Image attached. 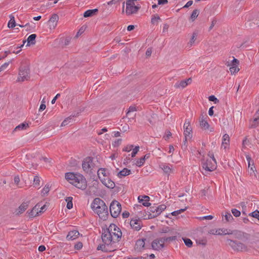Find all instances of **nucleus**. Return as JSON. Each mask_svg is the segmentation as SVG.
Wrapping results in <instances>:
<instances>
[{
    "label": "nucleus",
    "mask_w": 259,
    "mask_h": 259,
    "mask_svg": "<svg viewBox=\"0 0 259 259\" xmlns=\"http://www.w3.org/2000/svg\"><path fill=\"white\" fill-rule=\"evenodd\" d=\"M91 207L95 213L98 214L103 220H106L108 217V207L104 201L100 198H96L92 202Z\"/></svg>",
    "instance_id": "nucleus-1"
},
{
    "label": "nucleus",
    "mask_w": 259,
    "mask_h": 259,
    "mask_svg": "<svg viewBox=\"0 0 259 259\" xmlns=\"http://www.w3.org/2000/svg\"><path fill=\"white\" fill-rule=\"evenodd\" d=\"M116 228V226L115 224H111L109 228L104 229V232L102 233V241L105 244H106L108 246L112 241V235L111 234V232H112V228L115 229Z\"/></svg>",
    "instance_id": "nucleus-2"
},
{
    "label": "nucleus",
    "mask_w": 259,
    "mask_h": 259,
    "mask_svg": "<svg viewBox=\"0 0 259 259\" xmlns=\"http://www.w3.org/2000/svg\"><path fill=\"white\" fill-rule=\"evenodd\" d=\"M141 9V6L139 4L135 5L131 0L126 1L125 13L126 15L130 16L137 14Z\"/></svg>",
    "instance_id": "nucleus-3"
},
{
    "label": "nucleus",
    "mask_w": 259,
    "mask_h": 259,
    "mask_svg": "<svg viewBox=\"0 0 259 259\" xmlns=\"http://www.w3.org/2000/svg\"><path fill=\"white\" fill-rule=\"evenodd\" d=\"M30 71L28 66L26 65L21 66L19 68V77L17 81H24L30 78Z\"/></svg>",
    "instance_id": "nucleus-4"
},
{
    "label": "nucleus",
    "mask_w": 259,
    "mask_h": 259,
    "mask_svg": "<svg viewBox=\"0 0 259 259\" xmlns=\"http://www.w3.org/2000/svg\"><path fill=\"white\" fill-rule=\"evenodd\" d=\"M121 210V206L119 202L116 200H113L110 205V212L111 215L114 218H117Z\"/></svg>",
    "instance_id": "nucleus-5"
},
{
    "label": "nucleus",
    "mask_w": 259,
    "mask_h": 259,
    "mask_svg": "<svg viewBox=\"0 0 259 259\" xmlns=\"http://www.w3.org/2000/svg\"><path fill=\"white\" fill-rule=\"evenodd\" d=\"M72 184L76 188L84 190L87 187V182L85 178L81 174L77 175V177L74 181L72 182Z\"/></svg>",
    "instance_id": "nucleus-6"
},
{
    "label": "nucleus",
    "mask_w": 259,
    "mask_h": 259,
    "mask_svg": "<svg viewBox=\"0 0 259 259\" xmlns=\"http://www.w3.org/2000/svg\"><path fill=\"white\" fill-rule=\"evenodd\" d=\"M165 208L166 206L164 204L160 205L158 206H153L150 207L149 209L151 212H149L148 219H152L157 217Z\"/></svg>",
    "instance_id": "nucleus-7"
},
{
    "label": "nucleus",
    "mask_w": 259,
    "mask_h": 259,
    "mask_svg": "<svg viewBox=\"0 0 259 259\" xmlns=\"http://www.w3.org/2000/svg\"><path fill=\"white\" fill-rule=\"evenodd\" d=\"M228 245H229L233 250L236 251H245L247 250V247L242 243L228 239L227 240Z\"/></svg>",
    "instance_id": "nucleus-8"
},
{
    "label": "nucleus",
    "mask_w": 259,
    "mask_h": 259,
    "mask_svg": "<svg viewBox=\"0 0 259 259\" xmlns=\"http://www.w3.org/2000/svg\"><path fill=\"white\" fill-rule=\"evenodd\" d=\"M93 158L88 157L82 162V167L84 171L88 172L92 166Z\"/></svg>",
    "instance_id": "nucleus-9"
},
{
    "label": "nucleus",
    "mask_w": 259,
    "mask_h": 259,
    "mask_svg": "<svg viewBox=\"0 0 259 259\" xmlns=\"http://www.w3.org/2000/svg\"><path fill=\"white\" fill-rule=\"evenodd\" d=\"M130 225L132 229L139 231L142 226V221L139 218L132 219L130 222Z\"/></svg>",
    "instance_id": "nucleus-10"
},
{
    "label": "nucleus",
    "mask_w": 259,
    "mask_h": 259,
    "mask_svg": "<svg viewBox=\"0 0 259 259\" xmlns=\"http://www.w3.org/2000/svg\"><path fill=\"white\" fill-rule=\"evenodd\" d=\"M184 129L185 137L186 138V141H187L188 139H191L192 137V128L190 126L189 121L187 122L186 120L184 125Z\"/></svg>",
    "instance_id": "nucleus-11"
},
{
    "label": "nucleus",
    "mask_w": 259,
    "mask_h": 259,
    "mask_svg": "<svg viewBox=\"0 0 259 259\" xmlns=\"http://www.w3.org/2000/svg\"><path fill=\"white\" fill-rule=\"evenodd\" d=\"M216 164L213 162L212 163L210 160L207 159L202 163V167L207 171H212L216 168Z\"/></svg>",
    "instance_id": "nucleus-12"
},
{
    "label": "nucleus",
    "mask_w": 259,
    "mask_h": 259,
    "mask_svg": "<svg viewBox=\"0 0 259 259\" xmlns=\"http://www.w3.org/2000/svg\"><path fill=\"white\" fill-rule=\"evenodd\" d=\"M239 61L234 58L233 60L230 63V64H228V66H230V71L231 74H234L239 71V68L238 67Z\"/></svg>",
    "instance_id": "nucleus-13"
},
{
    "label": "nucleus",
    "mask_w": 259,
    "mask_h": 259,
    "mask_svg": "<svg viewBox=\"0 0 259 259\" xmlns=\"http://www.w3.org/2000/svg\"><path fill=\"white\" fill-rule=\"evenodd\" d=\"M151 245L152 249L155 250H160L164 246L163 242H161L160 238L154 239L152 241Z\"/></svg>",
    "instance_id": "nucleus-14"
},
{
    "label": "nucleus",
    "mask_w": 259,
    "mask_h": 259,
    "mask_svg": "<svg viewBox=\"0 0 259 259\" xmlns=\"http://www.w3.org/2000/svg\"><path fill=\"white\" fill-rule=\"evenodd\" d=\"M59 20V16L56 14H54L52 15L49 22L50 23V27L51 29H55L57 25V22Z\"/></svg>",
    "instance_id": "nucleus-15"
},
{
    "label": "nucleus",
    "mask_w": 259,
    "mask_h": 259,
    "mask_svg": "<svg viewBox=\"0 0 259 259\" xmlns=\"http://www.w3.org/2000/svg\"><path fill=\"white\" fill-rule=\"evenodd\" d=\"M138 201L140 203H142L144 206L148 207L151 205V203L149 202L150 197L146 195H140L138 197Z\"/></svg>",
    "instance_id": "nucleus-16"
},
{
    "label": "nucleus",
    "mask_w": 259,
    "mask_h": 259,
    "mask_svg": "<svg viewBox=\"0 0 259 259\" xmlns=\"http://www.w3.org/2000/svg\"><path fill=\"white\" fill-rule=\"evenodd\" d=\"M41 205V203H37L33 208L29 212V214L30 217L33 218L37 215H39V209Z\"/></svg>",
    "instance_id": "nucleus-17"
},
{
    "label": "nucleus",
    "mask_w": 259,
    "mask_h": 259,
    "mask_svg": "<svg viewBox=\"0 0 259 259\" xmlns=\"http://www.w3.org/2000/svg\"><path fill=\"white\" fill-rule=\"evenodd\" d=\"M79 233L77 230H73L69 232L66 238L68 240H73L77 238L79 235Z\"/></svg>",
    "instance_id": "nucleus-18"
},
{
    "label": "nucleus",
    "mask_w": 259,
    "mask_h": 259,
    "mask_svg": "<svg viewBox=\"0 0 259 259\" xmlns=\"http://www.w3.org/2000/svg\"><path fill=\"white\" fill-rule=\"evenodd\" d=\"M102 183L105 185L107 187L110 189H113L115 187V183L110 179H104L101 180Z\"/></svg>",
    "instance_id": "nucleus-19"
},
{
    "label": "nucleus",
    "mask_w": 259,
    "mask_h": 259,
    "mask_svg": "<svg viewBox=\"0 0 259 259\" xmlns=\"http://www.w3.org/2000/svg\"><path fill=\"white\" fill-rule=\"evenodd\" d=\"M79 174H74L73 172H67L65 174V179L72 184V182L75 180L77 175Z\"/></svg>",
    "instance_id": "nucleus-20"
},
{
    "label": "nucleus",
    "mask_w": 259,
    "mask_h": 259,
    "mask_svg": "<svg viewBox=\"0 0 259 259\" xmlns=\"http://www.w3.org/2000/svg\"><path fill=\"white\" fill-rule=\"evenodd\" d=\"M28 202H23L18 207V209L16 210V214L19 215L22 213L28 207Z\"/></svg>",
    "instance_id": "nucleus-21"
},
{
    "label": "nucleus",
    "mask_w": 259,
    "mask_h": 259,
    "mask_svg": "<svg viewBox=\"0 0 259 259\" xmlns=\"http://www.w3.org/2000/svg\"><path fill=\"white\" fill-rule=\"evenodd\" d=\"M98 11V9L88 10L84 13L83 16L85 18L93 16L97 14Z\"/></svg>",
    "instance_id": "nucleus-22"
},
{
    "label": "nucleus",
    "mask_w": 259,
    "mask_h": 259,
    "mask_svg": "<svg viewBox=\"0 0 259 259\" xmlns=\"http://www.w3.org/2000/svg\"><path fill=\"white\" fill-rule=\"evenodd\" d=\"M254 116L255 117L252 120H250V128H255L259 125V116Z\"/></svg>",
    "instance_id": "nucleus-23"
},
{
    "label": "nucleus",
    "mask_w": 259,
    "mask_h": 259,
    "mask_svg": "<svg viewBox=\"0 0 259 259\" xmlns=\"http://www.w3.org/2000/svg\"><path fill=\"white\" fill-rule=\"evenodd\" d=\"M230 144V137L229 136L226 134L223 136V140L222 143V147L224 149H226L227 146Z\"/></svg>",
    "instance_id": "nucleus-24"
},
{
    "label": "nucleus",
    "mask_w": 259,
    "mask_h": 259,
    "mask_svg": "<svg viewBox=\"0 0 259 259\" xmlns=\"http://www.w3.org/2000/svg\"><path fill=\"white\" fill-rule=\"evenodd\" d=\"M131 174L130 169L124 168L117 174V176L119 178L130 175Z\"/></svg>",
    "instance_id": "nucleus-25"
},
{
    "label": "nucleus",
    "mask_w": 259,
    "mask_h": 259,
    "mask_svg": "<svg viewBox=\"0 0 259 259\" xmlns=\"http://www.w3.org/2000/svg\"><path fill=\"white\" fill-rule=\"evenodd\" d=\"M111 234H113V235L117 237V240L119 241V239H120L122 236V232L118 227L116 226L115 229L112 228V232H111Z\"/></svg>",
    "instance_id": "nucleus-26"
},
{
    "label": "nucleus",
    "mask_w": 259,
    "mask_h": 259,
    "mask_svg": "<svg viewBox=\"0 0 259 259\" xmlns=\"http://www.w3.org/2000/svg\"><path fill=\"white\" fill-rule=\"evenodd\" d=\"M145 239H139L136 241L135 248L138 250L143 249L145 245Z\"/></svg>",
    "instance_id": "nucleus-27"
},
{
    "label": "nucleus",
    "mask_w": 259,
    "mask_h": 259,
    "mask_svg": "<svg viewBox=\"0 0 259 259\" xmlns=\"http://www.w3.org/2000/svg\"><path fill=\"white\" fill-rule=\"evenodd\" d=\"M161 242H163L164 245L165 242H170V241H174L177 239V236H172L169 237H160Z\"/></svg>",
    "instance_id": "nucleus-28"
},
{
    "label": "nucleus",
    "mask_w": 259,
    "mask_h": 259,
    "mask_svg": "<svg viewBox=\"0 0 259 259\" xmlns=\"http://www.w3.org/2000/svg\"><path fill=\"white\" fill-rule=\"evenodd\" d=\"M36 37V35L35 34H32L30 35L27 38V44L26 46H29L30 45H34L36 42L35 38Z\"/></svg>",
    "instance_id": "nucleus-29"
},
{
    "label": "nucleus",
    "mask_w": 259,
    "mask_h": 259,
    "mask_svg": "<svg viewBox=\"0 0 259 259\" xmlns=\"http://www.w3.org/2000/svg\"><path fill=\"white\" fill-rule=\"evenodd\" d=\"M187 85V83L185 80H181L180 81L177 82L175 85L174 87L176 89H179L182 88L184 89L185 88Z\"/></svg>",
    "instance_id": "nucleus-30"
},
{
    "label": "nucleus",
    "mask_w": 259,
    "mask_h": 259,
    "mask_svg": "<svg viewBox=\"0 0 259 259\" xmlns=\"http://www.w3.org/2000/svg\"><path fill=\"white\" fill-rule=\"evenodd\" d=\"M204 116L202 115L201 120L200 121V125L201 128L207 130L209 128V125L207 121L203 119Z\"/></svg>",
    "instance_id": "nucleus-31"
},
{
    "label": "nucleus",
    "mask_w": 259,
    "mask_h": 259,
    "mask_svg": "<svg viewBox=\"0 0 259 259\" xmlns=\"http://www.w3.org/2000/svg\"><path fill=\"white\" fill-rule=\"evenodd\" d=\"M10 20L9 21L8 24V26L9 27V28H13L15 27L16 25L15 20V17L13 15L11 14L10 15Z\"/></svg>",
    "instance_id": "nucleus-32"
},
{
    "label": "nucleus",
    "mask_w": 259,
    "mask_h": 259,
    "mask_svg": "<svg viewBox=\"0 0 259 259\" xmlns=\"http://www.w3.org/2000/svg\"><path fill=\"white\" fill-rule=\"evenodd\" d=\"M78 114V113H76V114H74L73 115H72L71 116H70L69 117L66 118L61 123V126H65L66 125H67L70 122V120L71 119H72V118L74 117H75L76 116H77Z\"/></svg>",
    "instance_id": "nucleus-33"
},
{
    "label": "nucleus",
    "mask_w": 259,
    "mask_h": 259,
    "mask_svg": "<svg viewBox=\"0 0 259 259\" xmlns=\"http://www.w3.org/2000/svg\"><path fill=\"white\" fill-rule=\"evenodd\" d=\"M160 167L163 170L164 172L166 174H169L171 169L170 167L165 164H161L160 165Z\"/></svg>",
    "instance_id": "nucleus-34"
},
{
    "label": "nucleus",
    "mask_w": 259,
    "mask_h": 259,
    "mask_svg": "<svg viewBox=\"0 0 259 259\" xmlns=\"http://www.w3.org/2000/svg\"><path fill=\"white\" fill-rule=\"evenodd\" d=\"M198 35V31L196 30L193 32L192 36H191V39L190 42H189V44L190 45V46H192V45L194 44L195 41L196 40L197 37Z\"/></svg>",
    "instance_id": "nucleus-35"
},
{
    "label": "nucleus",
    "mask_w": 259,
    "mask_h": 259,
    "mask_svg": "<svg viewBox=\"0 0 259 259\" xmlns=\"http://www.w3.org/2000/svg\"><path fill=\"white\" fill-rule=\"evenodd\" d=\"M72 200L73 198L72 197H67L65 199V201L67 202L66 207L69 209H70L73 207Z\"/></svg>",
    "instance_id": "nucleus-36"
},
{
    "label": "nucleus",
    "mask_w": 259,
    "mask_h": 259,
    "mask_svg": "<svg viewBox=\"0 0 259 259\" xmlns=\"http://www.w3.org/2000/svg\"><path fill=\"white\" fill-rule=\"evenodd\" d=\"M28 127V124L27 123H22L20 124L17 126L15 129L14 131H18V130H23L26 129L27 127Z\"/></svg>",
    "instance_id": "nucleus-37"
},
{
    "label": "nucleus",
    "mask_w": 259,
    "mask_h": 259,
    "mask_svg": "<svg viewBox=\"0 0 259 259\" xmlns=\"http://www.w3.org/2000/svg\"><path fill=\"white\" fill-rule=\"evenodd\" d=\"M97 250H102V251L103 252H111V251H114V250H109L106 247V245L104 244H100L99 245L98 247H97Z\"/></svg>",
    "instance_id": "nucleus-38"
},
{
    "label": "nucleus",
    "mask_w": 259,
    "mask_h": 259,
    "mask_svg": "<svg viewBox=\"0 0 259 259\" xmlns=\"http://www.w3.org/2000/svg\"><path fill=\"white\" fill-rule=\"evenodd\" d=\"M136 111V108L134 106H130L128 108V111L126 113L127 116H128L130 117L131 118H134L135 116V114L134 115H131L132 112H134Z\"/></svg>",
    "instance_id": "nucleus-39"
},
{
    "label": "nucleus",
    "mask_w": 259,
    "mask_h": 259,
    "mask_svg": "<svg viewBox=\"0 0 259 259\" xmlns=\"http://www.w3.org/2000/svg\"><path fill=\"white\" fill-rule=\"evenodd\" d=\"M199 13V10L198 9H195L193 10L190 18L192 20V21H194V20L198 17V14Z\"/></svg>",
    "instance_id": "nucleus-40"
},
{
    "label": "nucleus",
    "mask_w": 259,
    "mask_h": 259,
    "mask_svg": "<svg viewBox=\"0 0 259 259\" xmlns=\"http://www.w3.org/2000/svg\"><path fill=\"white\" fill-rule=\"evenodd\" d=\"M183 239L186 246H187L189 247H191V246H192L193 242L191 239L187 238H183Z\"/></svg>",
    "instance_id": "nucleus-41"
},
{
    "label": "nucleus",
    "mask_w": 259,
    "mask_h": 259,
    "mask_svg": "<svg viewBox=\"0 0 259 259\" xmlns=\"http://www.w3.org/2000/svg\"><path fill=\"white\" fill-rule=\"evenodd\" d=\"M158 20H160V18L158 15H154L152 16L151 18V23L152 24H155Z\"/></svg>",
    "instance_id": "nucleus-42"
},
{
    "label": "nucleus",
    "mask_w": 259,
    "mask_h": 259,
    "mask_svg": "<svg viewBox=\"0 0 259 259\" xmlns=\"http://www.w3.org/2000/svg\"><path fill=\"white\" fill-rule=\"evenodd\" d=\"M50 187L49 184L46 185V186L44 187V188L42 189V190L41 191V193L44 195L47 194L50 191Z\"/></svg>",
    "instance_id": "nucleus-43"
},
{
    "label": "nucleus",
    "mask_w": 259,
    "mask_h": 259,
    "mask_svg": "<svg viewBox=\"0 0 259 259\" xmlns=\"http://www.w3.org/2000/svg\"><path fill=\"white\" fill-rule=\"evenodd\" d=\"M225 218L227 222H232L234 220L232 214L229 212L226 213Z\"/></svg>",
    "instance_id": "nucleus-44"
},
{
    "label": "nucleus",
    "mask_w": 259,
    "mask_h": 259,
    "mask_svg": "<svg viewBox=\"0 0 259 259\" xmlns=\"http://www.w3.org/2000/svg\"><path fill=\"white\" fill-rule=\"evenodd\" d=\"M145 162V157H141L140 159H139V160H138L137 161L136 164L138 167H141V166H142L144 164Z\"/></svg>",
    "instance_id": "nucleus-45"
},
{
    "label": "nucleus",
    "mask_w": 259,
    "mask_h": 259,
    "mask_svg": "<svg viewBox=\"0 0 259 259\" xmlns=\"http://www.w3.org/2000/svg\"><path fill=\"white\" fill-rule=\"evenodd\" d=\"M249 216L258 219L259 218V211L256 210L249 214Z\"/></svg>",
    "instance_id": "nucleus-46"
},
{
    "label": "nucleus",
    "mask_w": 259,
    "mask_h": 259,
    "mask_svg": "<svg viewBox=\"0 0 259 259\" xmlns=\"http://www.w3.org/2000/svg\"><path fill=\"white\" fill-rule=\"evenodd\" d=\"M33 184L35 186H39L40 185V179L37 176H35L33 179Z\"/></svg>",
    "instance_id": "nucleus-47"
},
{
    "label": "nucleus",
    "mask_w": 259,
    "mask_h": 259,
    "mask_svg": "<svg viewBox=\"0 0 259 259\" xmlns=\"http://www.w3.org/2000/svg\"><path fill=\"white\" fill-rule=\"evenodd\" d=\"M231 211H232V213H233V214L234 215V216L235 217H238L240 215V214H241L240 211L239 210H237V209L233 208L231 210Z\"/></svg>",
    "instance_id": "nucleus-48"
},
{
    "label": "nucleus",
    "mask_w": 259,
    "mask_h": 259,
    "mask_svg": "<svg viewBox=\"0 0 259 259\" xmlns=\"http://www.w3.org/2000/svg\"><path fill=\"white\" fill-rule=\"evenodd\" d=\"M106 171V170L105 168H100L98 171V175L99 176V177L100 178L99 175L100 173H101L103 175V176L106 177L107 174Z\"/></svg>",
    "instance_id": "nucleus-49"
},
{
    "label": "nucleus",
    "mask_w": 259,
    "mask_h": 259,
    "mask_svg": "<svg viewBox=\"0 0 259 259\" xmlns=\"http://www.w3.org/2000/svg\"><path fill=\"white\" fill-rule=\"evenodd\" d=\"M139 147L136 146L135 148L133 149V152L131 154V156L132 157H134L136 156V155L137 154V153H138V152L139 151Z\"/></svg>",
    "instance_id": "nucleus-50"
},
{
    "label": "nucleus",
    "mask_w": 259,
    "mask_h": 259,
    "mask_svg": "<svg viewBox=\"0 0 259 259\" xmlns=\"http://www.w3.org/2000/svg\"><path fill=\"white\" fill-rule=\"evenodd\" d=\"M222 232H223V235H229V234H233V231L231 230H228V229H224V228H223L222 229Z\"/></svg>",
    "instance_id": "nucleus-51"
},
{
    "label": "nucleus",
    "mask_w": 259,
    "mask_h": 259,
    "mask_svg": "<svg viewBox=\"0 0 259 259\" xmlns=\"http://www.w3.org/2000/svg\"><path fill=\"white\" fill-rule=\"evenodd\" d=\"M208 99L210 101L214 102V103H219V100L213 95L210 96L208 97Z\"/></svg>",
    "instance_id": "nucleus-52"
},
{
    "label": "nucleus",
    "mask_w": 259,
    "mask_h": 259,
    "mask_svg": "<svg viewBox=\"0 0 259 259\" xmlns=\"http://www.w3.org/2000/svg\"><path fill=\"white\" fill-rule=\"evenodd\" d=\"M10 64V62H6L5 63H4L3 65H2L1 67H0V72L2 71H4L5 69H6L7 67L9 66Z\"/></svg>",
    "instance_id": "nucleus-53"
},
{
    "label": "nucleus",
    "mask_w": 259,
    "mask_h": 259,
    "mask_svg": "<svg viewBox=\"0 0 259 259\" xmlns=\"http://www.w3.org/2000/svg\"><path fill=\"white\" fill-rule=\"evenodd\" d=\"M134 147L133 145H127L123 149V151L130 152Z\"/></svg>",
    "instance_id": "nucleus-54"
},
{
    "label": "nucleus",
    "mask_w": 259,
    "mask_h": 259,
    "mask_svg": "<svg viewBox=\"0 0 259 259\" xmlns=\"http://www.w3.org/2000/svg\"><path fill=\"white\" fill-rule=\"evenodd\" d=\"M41 203V205L40 206L39 209V213H41L42 212H44L46 210V205L44 204L42 205V203Z\"/></svg>",
    "instance_id": "nucleus-55"
},
{
    "label": "nucleus",
    "mask_w": 259,
    "mask_h": 259,
    "mask_svg": "<svg viewBox=\"0 0 259 259\" xmlns=\"http://www.w3.org/2000/svg\"><path fill=\"white\" fill-rule=\"evenodd\" d=\"M82 247V243L81 242H78L74 245L75 249L79 250Z\"/></svg>",
    "instance_id": "nucleus-56"
},
{
    "label": "nucleus",
    "mask_w": 259,
    "mask_h": 259,
    "mask_svg": "<svg viewBox=\"0 0 259 259\" xmlns=\"http://www.w3.org/2000/svg\"><path fill=\"white\" fill-rule=\"evenodd\" d=\"M199 244H201L203 246H205L207 244V240L206 239H202L201 240H199L197 241Z\"/></svg>",
    "instance_id": "nucleus-57"
},
{
    "label": "nucleus",
    "mask_w": 259,
    "mask_h": 259,
    "mask_svg": "<svg viewBox=\"0 0 259 259\" xmlns=\"http://www.w3.org/2000/svg\"><path fill=\"white\" fill-rule=\"evenodd\" d=\"M170 231L169 228L168 227L163 228L161 229L160 232L161 233H168Z\"/></svg>",
    "instance_id": "nucleus-58"
},
{
    "label": "nucleus",
    "mask_w": 259,
    "mask_h": 259,
    "mask_svg": "<svg viewBox=\"0 0 259 259\" xmlns=\"http://www.w3.org/2000/svg\"><path fill=\"white\" fill-rule=\"evenodd\" d=\"M71 39V38L70 37H66V38L65 39V40H64V46H68L70 44Z\"/></svg>",
    "instance_id": "nucleus-59"
},
{
    "label": "nucleus",
    "mask_w": 259,
    "mask_h": 259,
    "mask_svg": "<svg viewBox=\"0 0 259 259\" xmlns=\"http://www.w3.org/2000/svg\"><path fill=\"white\" fill-rule=\"evenodd\" d=\"M152 48H149L146 52V56L147 57H150L152 54Z\"/></svg>",
    "instance_id": "nucleus-60"
},
{
    "label": "nucleus",
    "mask_w": 259,
    "mask_h": 259,
    "mask_svg": "<svg viewBox=\"0 0 259 259\" xmlns=\"http://www.w3.org/2000/svg\"><path fill=\"white\" fill-rule=\"evenodd\" d=\"M208 155L212 158V160L213 161V162L214 163H217V162H216V160L214 158V155H213V154L211 152H209L208 153Z\"/></svg>",
    "instance_id": "nucleus-61"
},
{
    "label": "nucleus",
    "mask_w": 259,
    "mask_h": 259,
    "mask_svg": "<svg viewBox=\"0 0 259 259\" xmlns=\"http://www.w3.org/2000/svg\"><path fill=\"white\" fill-rule=\"evenodd\" d=\"M122 140L121 139H118L117 140L115 141L114 143L113 144L114 146H116L119 145L121 143Z\"/></svg>",
    "instance_id": "nucleus-62"
},
{
    "label": "nucleus",
    "mask_w": 259,
    "mask_h": 259,
    "mask_svg": "<svg viewBox=\"0 0 259 259\" xmlns=\"http://www.w3.org/2000/svg\"><path fill=\"white\" fill-rule=\"evenodd\" d=\"M45 102H42V103L41 104L40 107L39 108V111H41L45 109L46 106L45 104Z\"/></svg>",
    "instance_id": "nucleus-63"
},
{
    "label": "nucleus",
    "mask_w": 259,
    "mask_h": 259,
    "mask_svg": "<svg viewBox=\"0 0 259 259\" xmlns=\"http://www.w3.org/2000/svg\"><path fill=\"white\" fill-rule=\"evenodd\" d=\"M167 3V0H158V5H159L166 4Z\"/></svg>",
    "instance_id": "nucleus-64"
}]
</instances>
